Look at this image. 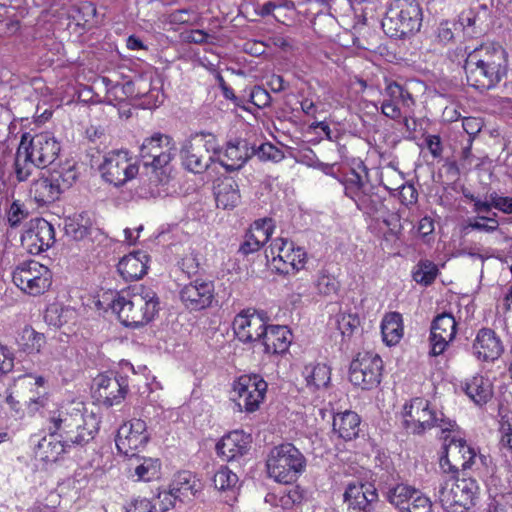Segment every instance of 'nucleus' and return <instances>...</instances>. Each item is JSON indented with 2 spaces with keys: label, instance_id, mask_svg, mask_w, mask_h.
I'll use <instances>...</instances> for the list:
<instances>
[{
  "label": "nucleus",
  "instance_id": "f257e3e1",
  "mask_svg": "<svg viewBox=\"0 0 512 512\" xmlns=\"http://www.w3.org/2000/svg\"><path fill=\"white\" fill-rule=\"evenodd\" d=\"M462 56L467 83L479 91L494 88L507 73V53L499 44H485Z\"/></svg>",
  "mask_w": 512,
  "mask_h": 512
},
{
  "label": "nucleus",
  "instance_id": "f03ea898",
  "mask_svg": "<svg viewBox=\"0 0 512 512\" xmlns=\"http://www.w3.org/2000/svg\"><path fill=\"white\" fill-rule=\"evenodd\" d=\"M47 422V430L58 432L70 449L89 443L98 430V421L94 415H84L80 410L49 411Z\"/></svg>",
  "mask_w": 512,
  "mask_h": 512
},
{
  "label": "nucleus",
  "instance_id": "7ed1b4c3",
  "mask_svg": "<svg viewBox=\"0 0 512 512\" xmlns=\"http://www.w3.org/2000/svg\"><path fill=\"white\" fill-rule=\"evenodd\" d=\"M158 306L156 293L144 287H140L137 292L118 294L111 303V309L127 327H139L149 323L158 312Z\"/></svg>",
  "mask_w": 512,
  "mask_h": 512
},
{
  "label": "nucleus",
  "instance_id": "20e7f679",
  "mask_svg": "<svg viewBox=\"0 0 512 512\" xmlns=\"http://www.w3.org/2000/svg\"><path fill=\"white\" fill-rule=\"evenodd\" d=\"M422 9L417 0H393L382 20L384 32L393 38H404L420 30Z\"/></svg>",
  "mask_w": 512,
  "mask_h": 512
},
{
  "label": "nucleus",
  "instance_id": "39448f33",
  "mask_svg": "<svg viewBox=\"0 0 512 512\" xmlns=\"http://www.w3.org/2000/svg\"><path fill=\"white\" fill-rule=\"evenodd\" d=\"M266 466L268 475L275 481L291 484L305 470L306 459L294 445L286 443L271 449Z\"/></svg>",
  "mask_w": 512,
  "mask_h": 512
},
{
  "label": "nucleus",
  "instance_id": "423d86ee",
  "mask_svg": "<svg viewBox=\"0 0 512 512\" xmlns=\"http://www.w3.org/2000/svg\"><path fill=\"white\" fill-rule=\"evenodd\" d=\"M479 486L472 478H457L454 473L444 476L439 484L437 496L444 510L462 512L474 505Z\"/></svg>",
  "mask_w": 512,
  "mask_h": 512
},
{
  "label": "nucleus",
  "instance_id": "0eeeda50",
  "mask_svg": "<svg viewBox=\"0 0 512 512\" xmlns=\"http://www.w3.org/2000/svg\"><path fill=\"white\" fill-rule=\"evenodd\" d=\"M403 418L405 429L415 435H422L433 427H439L442 433L451 432L455 426L454 421L439 418L424 398H414L409 405H405Z\"/></svg>",
  "mask_w": 512,
  "mask_h": 512
},
{
  "label": "nucleus",
  "instance_id": "6e6552de",
  "mask_svg": "<svg viewBox=\"0 0 512 512\" xmlns=\"http://www.w3.org/2000/svg\"><path fill=\"white\" fill-rule=\"evenodd\" d=\"M383 363L379 355L360 352L349 367V380L363 390L377 387L381 382Z\"/></svg>",
  "mask_w": 512,
  "mask_h": 512
},
{
  "label": "nucleus",
  "instance_id": "1a4fd4ad",
  "mask_svg": "<svg viewBox=\"0 0 512 512\" xmlns=\"http://www.w3.org/2000/svg\"><path fill=\"white\" fill-rule=\"evenodd\" d=\"M12 278L18 288L32 296L43 294L52 283L51 271L36 261L24 262L17 266Z\"/></svg>",
  "mask_w": 512,
  "mask_h": 512
},
{
  "label": "nucleus",
  "instance_id": "9d476101",
  "mask_svg": "<svg viewBox=\"0 0 512 512\" xmlns=\"http://www.w3.org/2000/svg\"><path fill=\"white\" fill-rule=\"evenodd\" d=\"M267 383L259 375H242L233 384V401L239 411L254 412L265 398Z\"/></svg>",
  "mask_w": 512,
  "mask_h": 512
},
{
  "label": "nucleus",
  "instance_id": "9b49d317",
  "mask_svg": "<svg viewBox=\"0 0 512 512\" xmlns=\"http://www.w3.org/2000/svg\"><path fill=\"white\" fill-rule=\"evenodd\" d=\"M445 455L440 458V467L444 473H457L459 467L470 468L476 458V452L464 439L450 436L443 437Z\"/></svg>",
  "mask_w": 512,
  "mask_h": 512
},
{
  "label": "nucleus",
  "instance_id": "f8f14e48",
  "mask_svg": "<svg viewBox=\"0 0 512 512\" xmlns=\"http://www.w3.org/2000/svg\"><path fill=\"white\" fill-rule=\"evenodd\" d=\"M99 169L103 179L116 187L122 186L138 173V167L130 162L128 152L123 150L109 152Z\"/></svg>",
  "mask_w": 512,
  "mask_h": 512
},
{
  "label": "nucleus",
  "instance_id": "ddd939ff",
  "mask_svg": "<svg viewBox=\"0 0 512 512\" xmlns=\"http://www.w3.org/2000/svg\"><path fill=\"white\" fill-rule=\"evenodd\" d=\"M175 150L172 139L160 133L146 138L140 147V158L145 167L161 169L172 160Z\"/></svg>",
  "mask_w": 512,
  "mask_h": 512
},
{
  "label": "nucleus",
  "instance_id": "4468645a",
  "mask_svg": "<svg viewBox=\"0 0 512 512\" xmlns=\"http://www.w3.org/2000/svg\"><path fill=\"white\" fill-rule=\"evenodd\" d=\"M148 439L146 423L141 419H133L119 428L115 442L120 453L133 458Z\"/></svg>",
  "mask_w": 512,
  "mask_h": 512
},
{
  "label": "nucleus",
  "instance_id": "2eb2a0df",
  "mask_svg": "<svg viewBox=\"0 0 512 512\" xmlns=\"http://www.w3.org/2000/svg\"><path fill=\"white\" fill-rule=\"evenodd\" d=\"M343 500L350 512H372L378 492L372 483L352 480L346 484Z\"/></svg>",
  "mask_w": 512,
  "mask_h": 512
},
{
  "label": "nucleus",
  "instance_id": "dca6fc26",
  "mask_svg": "<svg viewBox=\"0 0 512 512\" xmlns=\"http://www.w3.org/2000/svg\"><path fill=\"white\" fill-rule=\"evenodd\" d=\"M179 295L186 309L201 311L212 306L215 300V286L212 281L195 279L184 285Z\"/></svg>",
  "mask_w": 512,
  "mask_h": 512
},
{
  "label": "nucleus",
  "instance_id": "f3484780",
  "mask_svg": "<svg viewBox=\"0 0 512 512\" xmlns=\"http://www.w3.org/2000/svg\"><path fill=\"white\" fill-rule=\"evenodd\" d=\"M21 242L30 254L38 255L55 243L54 227L44 218L33 219L21 236Z\"/></svg>",
  "mask_w": 512,
  "mask_h": 512
},
{
  "label": "nucleus",
  "instance_id": "a211bd4d",
  "mask_svg": "<svg viewBox=\"0 0 512 512\" xmlns=\"http://www.w3.org/2000/svg\"><path fill=\"white\" fill-rule=\"evenodd\" d=\"M97 399L111 407L120 404L128 392V379L117 374H101L94 379Z\"/></svg>",
  "mask_w": 512,
  "mask_h": 512
},
{
  "label": "nucleus",
  "instance_id": "6ab92c4d",
  "mask_svg": "<svg viewBox=\"0 0 512 512\" xmlns=\"http://www.w3.org/2000/svg\"><path fill=\"white\" fill-rule=\"evenodd\" d=\"M267 326L264 314L256 311L241 312L233 321L234 333L243 343L261 341Z\"/></svg>",
  "mask_w": 512,
  "mask_h": 512
},
{
  "label": "nucleus",
  "instance_id": "aec40b11",
  "mask_svg": "<svg viewBox=\"0 0 512 512\" xmlns=\"http://www.w3.org/2000/svg\"><path fill=\"white\" fill-rule=\"evenodd\" d=\"M28 153L38 168H46L53 164L60 152V144L49 132H43L33 136L26 142Z\"/></svg>",
  "mask_w": 512,
  "mask_h": 512
},
{
  "label": "nucleus",
  "instance_id": "412c9836",
  "mask_svg": "<svg viewBox=\"0 0 512 512\" xmlns=\"http://www.w3.org/2000/svg\"><path fill=\"white\" fill-rule=\"evenodd\" d=\"M457 323L450 313L437 315L432 321L430 328V354L433 356L441 355L455 338Z\"/></svg>",
  "mask_w": 512,
  "mask_h": 512
},
{
  "label": "nucleus",
  "instance_id": "4be33fe9",
  "mask_svg": "<svg viewBox=\"0 0 512 512\" xmlns=\"http://www.w3.org/2000/svg\"><path fill=\"white\" fill-rule=\"evenodd\" d=\"M251 442L252 438L250 434L241 430H235L221 438L216 445V450L220 457L230 462L247 454Z\"/></svg>",
  "mask_w": 512,
  "mask_h": 512
},
{
  "label": "nucleus",
  "instance_id": "5701e85b",
  "mask_svg": "<svg viewBox=\"0 0 512 512\" xmlns=\"http://www.w3.org/2000/svg\"><path fill=\"white\" fill-rule=\"evenodd\" d=\"M472 351L479 360L494 361L501 356L504 347L494 330L482 328L473 341Z\"/></svg>",
  "mask_w": 512,
  "mask_h": 512
},
{
  "label": "nucleus",
  "instance_id": "b1692460",
  "mask_svg": "<svg viewBox=\"0 0 512 512\" xmlns=\"http://www.w3.org/2000/svg\"><path fill=\"white\" fill-rule=\"evenodd\" d=\"M205 144L202 141L193 142L187 140L183 143L180 156L184 167L193 172L201 173L204 172L213 161L212 156L208 155V151H204Z\"/></svg>",
  "mask_w": 512,
  "mask_h": 512
},
{
  "label": "nucleus",
  "instance_id": "393cba45",
  "mask_svg": "<svg viewBox=\"0 0 512 512\" xmlns=\"http://www.w3.org/2000/svg\"><path fill=\"white\" fill-rule=\"evenodd\" d=\"M253 147L249 146L246 140H238L235 143L229 142L224 153L220 154L217 161L227 171L239 170L243 165L254 156Z\"/></svg>",
  "mask_w": 512,
  "mask_h": 512
},
{
  "label": "nucleus",
  "instance_id": "a878e982",
  "mask_svg": "<svg viewBox=\"0 0 512 512\" xmlns=\"http://www.w3.org/2000/svg\"><path fill=\"white\" fill-rule=\"evenodd\" d=\"M63 441L58 432L48 431V435L39 440L35 446L36 457L47 463L56 462L71 450Z\"/></svg>",
  "mask_w": 512,
  "mask_h": 512
},
{
  "label": "nucleus",
  "instance_id": "bb28decb",
  "mask_svg": "<svg viewBox=\"0 0 512 512\" xmlns=\"http://www.w3.org/2000/svg\"><path fill=\"white\" fill-rule=\"evenodd\" d=\"M149 255L144 251H136L124 256L117 269L125 280H137L147 273Z\"/></svg>",
  "mask_w": 512,
  "mask_h": 512
},
{
  "label": "nucleus",
  "instance_id": "cd10ccee",
  "mask_svg": "<svg viewBox=\"0 0 512 512\" xmlns=\"http://www.w3.org/2000/svg\"><path fill=\"white\" fill-rule=\"evenodd\" d=\"M261 341L264 346L265 353L282 354L289 348L291 343V333L287 326L270 325L267 326Z\"/></svg>",
  "mask_w": 512,
  "mask_h": 512
},
{
  "label": "nucleus",
  "instance_id": "c85d7f7f",
  "mask_svg": "<svg viewBox=\"0 0 512 512\" xmlns=\"http://www.w3.org/2000/svg\"><path fill=\"white\" fill-rule=\"evenodd\" d=\"M364 176L352 169L345 177L344 186L345 194L355 201L359 209L367 208L368 196L365 193V186L367 178V168L364 165L360 166Z\"/></svg>",
  "mask_w": 512,
  "mask_h": 512
},
{
  "label": "nucleus",
  "instance_id": "c756f323",
  "mask_svg": "<svg viewBox=\"0 0 512 512\" xmlns=\"http://www.w3.org/2000/svg\"><path fill=\"white\" fill-rule=\"evenodd\" d=\"M29 195L40 205L50 204L60 198L57 185L46 172H42L34 179L29 188Z\"/></svg>",
  "mask_w": 512,
  "mask_h": 512
},
{
  "label": "nucleus",
  "instance_id": "7c9ffc66",
  "mask_svg": "<svg viewBox=\"0 0 512 512\" xmlns=\"http://www.w3.org/2000/svg\"><path fill=\"white\" fill-rule=\"evenodd\" d=\"M361 419L359 415L350 410L340 412L333 417V432L345 441L355 439L360 431Z\"/></svg>",
  "mask_w": 512,
  "mask_h": 512
},
{
  "label": "nucleus",
  "instance_id": "2f4dec72",
  "mask_svg": "<svg viewBox=\"0 0 512 512\" xmlns=\"http://www.w3.org/2000/svg\"><path fill=\"white\" fill-rule=\"evenodd\" d=\"M463 389L466 395L479 406L485 405L493 396L491 381L482 375H475L466 380Z\"/></svg>",
  "mask_w": 512,
  "mask_h": 512
},
{
  "label": "nucleus",
  "instance_id": "473e14b6",
  "mask_svg": "<svg viewBox=\"0 0 512 512\" xmlns=\"http://www.w3.org/2000/svg\"><path fill=\"white\" fill-rule=\"evenodd\" d=\"M380 489L385 499L400 512L404 511L417 491L415 488L404 483L388 482L383 483Z\"/></svg>",
  "mask_w": 512,
  "mask_h": 512
},
{
  "label": "nucleus",
  "instance_id": "72a5a7b5",
  "mask_svg": "<svg viewBox=\"0 0 512 512\" xmlns=\"http://www.w3.org/2000/svg\"><path fill=\"white\" fill-rule=\"evenodd\" d=\"M384 101L399 105L404 112H412L415 106L413 95L396 81H388L383 91Z\"/></svg>",
  "mask_w": 512,
  "mask_h": 512
},
{
  "label": "nucleus",
  "instance_id": "f704fd0d",
  "mask_svg": "<svg viewBox=\"0 0 512 512\" xmlns=\"http://www.w3.org/2000/svg\"><path fill=\"white\" fill-rule=\"evenodd\" d=\"M26 138V135L22 137L14 160V173L19 182L27 181L33 174L35 168L38 167L36 163L32 161V157L28 153L26 148Z\"/></svg>",
  "mask_w": 512,
  "mask_h": 512
},
{
  "label": "nucleus",
  "instance_id": "c9c22d12",
  "mask_svg": "<svg viewBox=\"0 0 512 512\" xmlns=\"http://www.w3.org/2000/svg\"><path fill=\"white\" fill-rule=\"evenodd\" d=\"M217 207L232 209L240 202V191L236 181L225 179L218 184L215 192Z\"/></svg>",
  "mask_w": 512,
  "mask_h": 512
},
{
  "label": "nucleus",
  "instance_id": "e433bc0d",
  "mask_svg": "<svg viewBox=\"0 0 512 512\" xmlns=\"http://www.w3.org/2000/svg\"><path fill=\"white\" fill-rule=\"evenodd\" d=\"M383 341L387 345L398 343L403 335L402 316L398 312L386 314L381 323Z\"/></svg>",
  "mask_w": 512,
  "mask_h": 512
},
{
  "label": "nucleus",
  "instance_id": "4c0bfd02",
  "mask_svg": "<svg viewBox=\"0 0 512 512\" xmlns=\"http://www.w3.org/2000/svg\"><path fill=\"white\" fill-rule=\"evenodd\" d=\"M19 349L27 354L39 353L46 343L44 334L25 326L16 339Z\"/></svg>",
  "mask_w": 512,
  "mask_h": 512
},
{
  "label": "nucleus",
  "instance_id": "58836bf2",
  "mask_svg": "<svg viewBox=\"0 0 512 512\" xmlns=\"http://www.w3.org/2000/svg\"><path fill=\"white\" fill-rule=\"evenodd\" d=\"M46 173L57 185L60 194L71 188L78 177L75 166L69 162L46 171Z\"/></svg>",
  "mask_w": 512,
  "mask_h": 512
},
{
  "label": "nucleus",
  "instance_id": "ea45409f",
  "mask_svg": "<svg viewBox=\"0 0 512 512\" xmlns=\"http://www.w3.org/2000/svg\"><path fill=\"white\" fill-rule=\"evenodd\" d=\"M330 368L325 364L307 365L303 370V376L307 386L313 390L325 388L330 382Z\"/></svg>",
  "mask_w": 512,
  "mask_h": 512
},
{
  "label": "nucleus",
  "instance_id": "a19ab883",
  "mask_svg": "<svg viewBox=\"0 0 512 512\" xmlns=\"http://www.w3.org/2000/svg\"><path fill=\"white\" fill-rule=\"evenodd\" d=\"M170 489L171 493L180 501L189 499L191 496H194L197 491L195 489V481L192 480L191 475L186 472L176 476L170 485Z\"/></svg>",
  "mask_w": 512,
  "mask_h": 512
},
{
  "label": "nucleus",
  "instance_id": "79ce46f5",
  "mask_svg": "<svg viewBox=\"0 0 512 512\" xmlns=\"http://www.w3.org/2000/svg\"><path fill=\"white\" fill-rule=\"evenodd\" d=\"M238 481V476L226 466H221L213 476L214 487L223 492H234Z\"/></svg>",
  "mask_w": 512,
  "mask_h": 512
},
{
  "label": "nucleus",
  "instance_id": "37998d69",
  "mask_svg": "<svg viewBox=\"0 0 512 512\" xmlns=\"http://www.w3.org/2000/svg\"><path fill=\"white\" fill-rule=\"evenodd\" d=\"M477 14L472 11H463L455 22L457 30L462 31L465 38L471 39L480 35L481 31L476 27Z\"/></svg>",
  "mask_w": 512,
  "mask_h": 512
},
{
  "label": "nucleus",
  "instance_id": "c03bdc74",
  "mask_svg": "<svg viewBox=\"0 0 512 512\" xmlns=\"http://www.w3.org/2000/svg\"><path fill=\"white\" fill-rule=\"evenodd\" d=\"M134 475L139 481H151L160 475V463L158 459L145 458L142 463L133 467Z\"/></svg>",
  "mask_w": 512,
  "mask_h": 512
},
{
  "label": "nucleus",
  "instance_id": "a18cd8bd",
  "mask_svg": "<svg viewBox=\"0 0 512 512\" xmlns=\"http://www.w3.org/2000/svg\"><path fill=\"white\" fill-rule=\"evenodd\" d=\"M295 248L294 243L287 239L279 238L275 240V242L270 246V251L273 255L272 262L274 265L281 264L280 266H283Z\"/></svg>",
  "mask_w": 512,
  "mask_h": 512
},
{
  "label": "nucleus",
  "instance_id": "49530a36",
  "mask_svg": "<svg viewBox=\"0 0 512 512\" xmlns=\"http://www.w3.org/2000/svg\"><path fill=\"white\" fill-rule=\"evenodd\" d=\"M249 235L258 244L263 247L265 243L269 240L270 236L273 233V224L271 219H259L256 220L250 227Z\"/></svg>",
  "mask_w": 512,
  "mask_h": 512
},
{
  "label": "nucleus",
  "instance_id": "de8ad7c7",
  "mask_svg": "<svg viewBox=\"0 0 512 512\" xmlns=\"http://www.w3.org/2000/svg\"><path fill=\"white\" fill-rule=\"evenodd\" d=\"M83 218H68L64 223V231L68 237H71L74 240H82L89 233V225L88 221L83 223Z\"/></svg>",
  "mask_w": 512,
  "mask_h": 512
},
{
  "label": "nucleus",
  "instance_id": "09e8293b",
  "mask_svg": "<svg viewBox=\"0 0 512 512\" xmlns=\"http://www.w3.org/2000/svg\"><path fill=\"white\" fill-rule=\"evenodd\" d=\"M306 261L307 254L304 249L296 247L283 266L275 264V267L278 271L288 274L290 272L289 268L292 271H299L304 268Z\"/></svg>",
  "mask_w": 512,
  "mask_h": 512
},
{
  "label": "nucleus",
  "instance_id": "8fccbe9b",
  "mask_svg": "<svg viewBox=\"0 0 512 512\" xmlns=\"http://www.w3.org/2000/svg\"><path fill=\"white\" fill-rule=\"evenodd\" d=\"M438 273L437 266L430 261H422L418 264L417 270L413 273L416 282L428 285L431 284Z\"/></svg>",
  "mask_w": 512,
  "mask_h": 512
},
{
  "label": "nucleus",
  "instance_id": "3c124183",
  "mask_svg": "<svg viewBox=\"0 0 512 512\" xmlns=\"http://www.w3.org/2000/svg\"><path fill=\"white\" fill-rule=\"evenodd\" d=\"M27 216L28 211L19 200H14L6 211L7 222L12 228L18 227Z\"/></svg>",
  "mask_w": 512,
  "mask_h": 512
},
{
  "label": "nucleus",
  "instance_id": "603ef678",
  "mask_svg": "<svg viewBox=\"0 0 512 512\" xmlns=\"http://www.w3.org/2000/svg\"><path fill=\"white\" fill-rule=\"evenodd\" d=\"M253 150L255 151L254 155L262 161L279 162L284 158L283 151L272 143H263L257 148L253 147Z\"/></svg>",
  "mask_w": 512,
  "mask_h": 512
},
{
  "label": "nucleus",
  "instance_id": "864d4df0",
  "mask_svg": "<svg viewBox=\"0 0 512 512\" xmlns=\"http://www.w3.org/2000/svg\"><path fill=\"white\" fill-rule=\"evenodd\" d=\"M432 503L430 499L416 491L403 512H431Z\"/></svg>",
  "mask_w": 512,
  "mask_h": 512
},
{
  "label": "nucleus",
  "instance_id": "5fc2aeb1",
  "mask_svg": "<svg viewBox=\"0 0 512 512\" xmlns=\"http://www.w3.org/2000/svg\"><path fill=\"white\" fill-rule=\"evenodd\" d=\"M316 287L320 294L330 296L337 293L339 289V282L331 275L321 274L318 277Z\"/></svg>",
  "mask_w": 512,
  "mask_h": 512
},
{
  "label": "nucleus",
  "instance_id": "6e6d98bb",
  "mask_svg": "<svg viewBox=\"0 0 512 512\" xmlns=\"http://www.w3.org/2000/svg\"><path fill=\"white\" fill-rule=\"evenodd\" d=\"M27 410L30 414H35L41 412L44 414V417L47 419L50 406V402L48 397L45 395L30 397L26 402Z\"/></svg>",
  "mask_w": 512,
  "mask_h": 512
},
{
  "label": "nucleus",
  "instance_id": "4d7b16f0",
  "mask_svg": "<svg viewBox=\"0 0 512 512\" xmlns=\"http://www.w3.org/2000/svg\"><path fill=\"white\" fill-rule=\"evenodd\" d=\"M359 323V318L352 314H342L337 318V327L343 336L352 335Z\"/></svg>",
  "mask_w": 512,
  "mask_h": 512
},
{
  "label": "nucleus",
  "instance_id": "13d9d810",
  "mask_svg": "<svg viewBox=\"0 0 512 512\" xmlns=\"http://www.w3.org/2000/svg\"><path fill=\"white\" fill-rule=\"evenodd\" d=\"M179 264L181 270L184 273H186L189 277L192 275H196L200 268L198 254L191 252L185 255Z\"/></svg>",
  "mask_w": 512,
  "mask_h": 512
},
{
  "label": "nucleus",
  "instance_id": "bf43d9fd",
  "mask_svg": "<svg viewBox=\"0 0 512 512\" xmlns=\"http://www.w3.org/2000/svg\"><path fill=\"white\" fill-rule=\"evenodd\" d=\"M250 100L255 106L259 108H265L271 104V96L269 92L260 86H255L251 90Z\"/></svg>",
  "mask_w": 512,
  "mask_h": 512
},
{
  "label": "nucleus",
  "instance_id": "052dcab7",
  "mask_svg": "<svg viewBox=\"0 0 512 512\" xmlns=\"http://www.w3.org/2000/svg\"><path fill=\"white\" fill-rule=\"evenodd\" d=\"M501 431L503 433L501 443L512 449V412H508L502 417Z\"/></svg>",
  "mask_w": 512,
  "mask_h": 512
},
{
  "label": "nucleus",
  "instance_id": "680f3d73",
  "mask_svg": "<svg viewBox=\"0 0 512 512\" xmlns=\"http://www.w3.org/2000/svg\"><path fill=\"white\" fill-rule=\"evenodd\" d=\"M176 500L178 499L171 493V489H169V491L159 492L157 502L155 503L156 508L158 507L160 512H166L174 506Z\"/></svg>",
  "mask_w": 512,
  "mask_h": 512
},
{
  "label": "nucleus",
  "instance_id": "e2e57ef3",
  "mask_svg": "<svg viewBox=\"0 0 512 512\" xmlns=\"http://www.w3.org/2000/svg\"><path fill=\"white\" fill-rule=\"evenodd\" d=\"M455 32H458L455 22L444 21L438 28V38L444 43L450 42L453 40Z\"/></svg>",
  "mask_w": 512,
  "mask_h": 512
},
{
  "label": "nucleus",
  "instance_id": "0e129e2a",
  "mask_svg": "<svg viewBox=\"0 0 512 512\" xmlns=\"http://www.w3.org/2000/svg\"><path fill=\"white\" fill-rule=\"evenodd\" d=\"M14 358L8 348L0 345V377L12 371Z\"/></svg>",
  "mask_w": 512,
  "mask_h": 512
},
{
  "label": "nucleus",
  "instance_id": "69168bd1",
  "mask_svg": "<svg viewBox=\"0 0 512 512\" xmlns=\"http://www.w3.org/2000/svg\"><path fill=\"white\" fill-rule=\"evenodd\" d=\"M425 144L429 152L434 158L442 156L443 146L441 138L438 135H427L425 137Z\"/></svg>",
  "mask_w": 512,
  "mask_h": 512
},
{
  "label": "nucleus",
  "instance_id": "338daca9",
  "mask_svg": "<svg viewBox=\"0 0 512 512\" xmlns=\"http://www.w3.org/2000/svg\"><path fill=\"white\" fill-rule=\"evenodd\" d=\"M381 113L389 119L398 120L404 113L403 108L383 100L381 104Z\"/></svg>",
  "mask_w": 512,
  "mask_h": 512
},
{
  "label": "nucleus",
  "instance_id": "774afa93",
  "mask_svg": "<svg viewBox=\"0 0 512 512\" xmlns=\"http://www.w3.org/2000/svg\"><path fill=\"white\" fill-rule=\"evenodd\" d=\"M156 504H152L147 499L135 500L127 512H155Z\"/></svg>",
  "mask_w": 512,
  "mask_h": 512
}]
</instances>
